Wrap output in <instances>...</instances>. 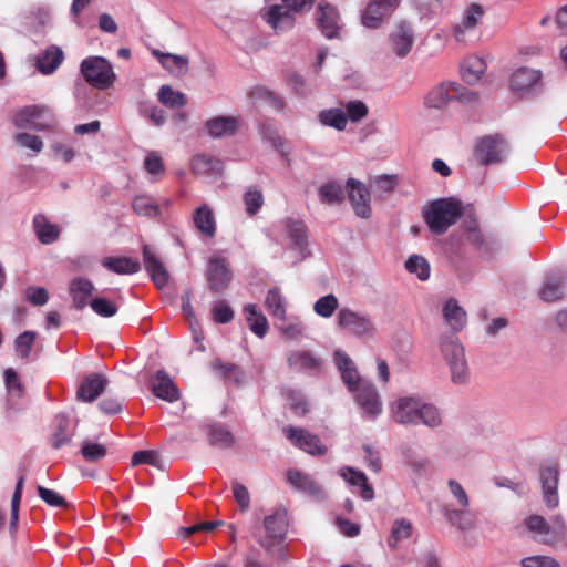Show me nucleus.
<instances>
[{
	"instance_id": "a19ab883",
	"label": "nucleus",
	"mask_w": 567,
	"mask_h": 567,
	"mask_svg": "<svg viewBox=\"0 0 567 567\" xmlns=\"http://www.w3.org/2000/svg\"><path fill=\"white\" fill-rule=\"evenodd\" d=\"M33 226L37 237L42 244L49 245L59 238L60 229L56 225L51 224L43 215L34 216Z\"/></svg>"
},
{
	"instance_id": "c85d7f7f",
	"label": "nucleus",
	"mask_w": 567,
	"mask_h": 567,
	"mask_svg": "<svg viewBox=\"0 0 567 567\" xmlns=\"http://www.w3.org/2000/svg\"><path fill=\"white\" fill-rule=\"evenodd\" d=\"M94 291V285L86 278H75L70 284V293L74 308L83 310L90 305L89 299L92 297Z\"/></svg>"
},
{
	"instance_id": "423d86ee",
	"label": "nucleus",
	"mask_w": 567,
	"mask_h": 567,
	"mask_svg": "<svg viewBox=\"0 0 567 567\" xmlns=\"http://www.w3.org/2000/svg\"><path fill=\"white\" fill-rule=\"evenodd\" d=\"M315 0H282V4H275L265 14L267 23L276 32H282L293 27L292 13L309 11Z\"/></svg>"
},
{
	"instance_id": "c03bdc74",
	"label": "nucleus",
	"mask_w": 567,
	"mask_h": 567,
	"mask_svg": "<svg viewBox=\"0 0 567 567\" xmlns=\"http://www.w3.org/2000/svg\"><path fill=\"white\" fill-rule=\"evenodd\" d=\"M207 435L212 446L227 449L230 447L234 442L233 434L221 424H208Z\"/></svg>"
},
{
	"instance_id": "9d476101",
	"label": "nucleus",
	"mask_w": 567,
	"mask_h": 567,
	"mask_svg": "<svg viewBox=\"0 0 567 567\" xmlns=\"http://www.w3.org/2000/svg\"><path fill=\"white\" fill-rule=\"evenodd\" d=\"M13 122L17 127L44 131L53 126L51 112L43 105H30L19 110Z\"/></svg>"
},
{
	"instance_id": "aec40b11",
	"label": "nucleus",
	"mask_w": 567,
	"mask_h": 567,
	"mask_svg": "<svg viewBox=\"0 0 567 567\" xmlns=\"http://www.w3.org/2000/svg\"><path fill=\"white\" fill-rule=\"evenodd\" d=\"M143 262L146 271L158 289H163L168 282L169 275L162 260L148 245L143 247Z\"/></svg>"
},
{
	"instance_id": "338daca9",
	"label": "nucleus",
	"mask_w": 567,
	"mask_h": 567,
	"mask_svg": "<svg viewBox=\"0 0 567 567\" xmlns=\"http://www.w3.org/2000/svg\"><path fill=\"white\" fill-rule=\"evenodd\" d=\"M144 167L146 172L154 178H157L164 173V163L156 152H150L144 159Z\"/></svg>"
},
{
	"instance_id": "dca6fc26",
	"label": "nucleus",
	"mask_w": 567,
	"mask_h": 567,
	"mask_svg": "<svg viewBox=\"0 0 567 567\" xmlns=\"http://www.w3.org/2000/svg\"><path fill=\"white\" fill-rule=\"evenodd\" d=\"M285 433L296 446L309 454L321 455L327 451V447L321 443L317 435L311 434L303 429L287 426L285 429Z\"/></svg>"
},
{
	"instance_id": "6ab92c4d",
	"label": "nucleus",
	"mask_w": 567,
	"mask_h": 567,
	"mask_svg": "<svg viewBox=\"0 0 567 567\" xmlns=\"http://www.w3.org/2000/svg\"><path fill=\"white\" fill-rule=\"evenodd\" d=\"M441 513L449 524L458 530L466 532L476 526V517L468 507L456 508L451 504H445L441 507Z\"/></svg>"
},
{
	"instance_id": "8fccbe9b",
	"label": "nucleus",
	"mask_w": 567,
	"mask_h": 567,
	"mask_svg": "<svg viewBox=\"0 0 567 567\" xmlns=\"http://www.w3.org/2000/svg\"><path fill=\"white\" fill-rule=\"evenodd\" d=\"M69 420L64 415H59L55 420V430L51 437V446L55 450L69 444L72 434L68 432Z\"/></svg>"
},
{
	"instance_id": "e433bc0d",
	"label": "nucleus",
	"mask_w": 567,
	"mask_h": 567,
	"mask_svg": "<svg viewBox=\"0 0 567 567\" xmlns=\"http://www.w3.org/2000/svg\"><path fill=\"white\" fill-rule=\"evenodd\" d=\"M192 168L198 175H219L223 172V163L215 156L198 154L192 161Z\"/></svg>"
},
{
	"instance_id": "cd10ccee",
	"label": "nucleus",
	"mask_w": 567,
	"mask_h": 567,
	"mask_svg": "<svg viewBox=\"0 0 567 567\" xmlns=\"http://www.w3.org/2000/svg\"><path fill=\"white\" fill-rule=\"evenodd\" d=\"M443 318L455 334L462 331L467 323L466 311L454 298L449 299L443 306Z\"/></svg>"
},
{
	"instance_id": "a878e982",
	"label": "nucleus",
	"mask_w": 567,
	"mask_h": 567,
	"mask_svg": "<svg viewBox=\"0 0 567 567\" xmlns=\"http://www.w3.org/2000/svg\"><path fill=\"white\" fill-rule=\"evenodd\" d=\"M193 223L196 230L204 238H214L217 231V224L213 209L203 204L193 213Z\"/></svg>"
},
{
	"instance_id": "f704fd0d",
	"label": "nucleus",
	"mask_w": 567,
	"mask_h": 567,
	"mask_svg": "<svg viewBox=\"0 0 567 567\" xmlns=\"http://www.w3.org/2000/svg\"><path fill=\"white\" fill-rule=\"evenodd\" d=\"M290 368L296 370L318 371L321 368V360L313 352L307 350L293 351L288 355Z\"/></svg>"
},
{
	"instance_id": "f8f14e48",
	"label": "nucleus",
	"mask_w": 567,
	"mask_h": 567,
	"mask_svg": "<svg viewBox=\"0 0 567 567\" xmlns=\"http://www.w3.org/2000/svg\"><path fill=\"white\" fill-rule=\"evenodd\" d=\"M353 393L357 403L362 410L363 417L374 420L382 412L380 395L372 383L367 382L359 384Z\"/></svg>"
},
{
	"instance_id": "72a5a7b5",
	"label": "nucleus",
	"mask_w": 567,
	"mask_h": 567,
	"mask_svg": "<svg viewBox=\"0 0 567 567\" xmlns=\"http://www.w3.org/2000/svg\"><path fill=\"white\" fill-rule=\"evenodd\" d=\"M244 313L249 329L259 338L266 336L269 324L265 315L260 311L259 307L249 303L244 307Z\"/></svg>"
},
{
	"instance_id": "ddd939ff",
	"label": "nucleus",
	"mask_w": 567,
	"mask_h": 567,
	"mask_svg": "<svg viewBox=\"0 0 567 567\" xmlns=\"http://www.w3.org/2000/svg\"><path fill=\"white\" fill-rule=\"evenodd\" d=\"M287 483L297 492L303 493L316 501H323L326 498V492L323 487L318 484L312 476L299 471L288 470L286 473Z\"/></svg>"
},
{
	"instance_id": "2eb2a0df",
	"label": "nucleus",
	"mask_w": 567,
	"mask_h": 567,
	"mask_svg": "<svg viewBox=\"0 0 567 567\" xmlns=\"http://www.w3.org/2000/svg\"><path fill=\"white\" fill-rule=\"evenodd\" d=\"M349 200L357 216L369 218L371 216L370 192L364 184L354 178L347 182Z\"/></svg>"
},
{
	"instance_id": "79ce46f5",
	"label": "nucleus",
	"mask_w": 567,
	"mask_h": 567,
	"mask_svg": "<svg viewBox=\"0 0 567 567\" xmlns=\"http://www.w3.org/2000/svg\"><path fill=\"white\" fill-rule=\"evenodd\" d=\"M265 307L274 318L278 320L286 319V299L280 288L274 287L267 291Z\"/></svg>"
},
{
	"instance_id": "774afa93",
	"label": "nucleus",
	"mask_w": 567,
	"mask_h": 567,
	"mask_svg": "<svg viewBox=\"0 0 567 567\" xmlns=\"http://www.w3.org/2000/svg\"><path fill=\"white\" fill-rule=\"evenodd\" d=\"M523 567H560V564L551 556H530L522 560Z\"/></svg>"
},
{
	"instance_id": "6e6552de",
	"label": "nucleus",
	"mask_w": 567,
	"mask_h": 567,
	"mask_svg": "<svg viewBox=\"0 0 567 567\" xmlns=\"http://www.w3.org/2000/svg\"><path fill=\"white\" fill-rule=\"evenodd\" d=\"M473 102L477 99L474 92L463 89L456 82H442L433 86L424 97V105L430 109H442L452 100Z\"/></svg>"
},
{
	"instance_id": "09e8293b",
	"label": "nucleus",
	"mask_w": 567,
	"mask_h": 567,
	"mask_svg": "<svg viewBox=\"0 0 567 567\" xmlns=\"http://www.w3.org/2000/svg\"><path fill=\"white\" fill-rule=\"evenodd\" d=\"M158 101L169 109H178L187 103L184 93L174 91L171 85H162L157 93Z\"/></svg>"
},
{
	"instance_id": "c756f323",
	"label": "nucleus",
	"mask_w": 567,
	"mask_h": 567,
	"mask_svg": "<svg viewBox=\"0 0 567 567\" xmlns=\"http://www.w3.org/2000/svg\"><path fill=\"white\" fill-rule=\"evenodd\" d=\"M64 60V53L61 48L51 45L47 48L37 58V68L44 75L52 74Z\"/></svg>"
},
{
	"instance_id": "9b49d317",
	"label": "nucleus",
	"mask_w": 567,
	"mask_h": 567,
	"mask_svg": "<svg viewBox=\"0 0 567 567\" xmlns=\"http://www.w3.org/2000/svg\"><path fill=\"white\" fill-rule=\"evenodd\" d=\"M508 152L505 140L498 135H489L480 140L475 147V155L483 164L502 162Z\"/></svg>"
},
{
	"instance_id": "37998d69",
	"label": "nucleus",
	"mask_w": 567,
	"mask_h": 567,
	"mask_svg": "<svg viewBox=\"0 0 567 567\" xmlns=\"http://www.w3.org/2000/svg\"><path fill=\"white\" fill-rule=\"evenodd\" d=\"M319 122L338 131H343L348 124V117L342 109L332 107L323 110L318 114Z\"/></svg>"
},
{
	"instance_id": "412c9836",
	"label": "nucleus",
	"mask_w": 567,
	"mask_h": 567,
	"mask_svg": "<svg viewBox=\"0 0 567 567\" xmlns=\"http://www.w3.org/2000/svg\"><path fill=\"white\" fill-rule=\"evenodd\" d=\"M230 278L231 274L228 270L225 259L220 257L210 258L207 275L210 290L214 292H221L227 288Z\"/></svg>"
},
{
	"instance_id": "473e14b6",
	"label": "nucleus",
	"mask_w": 567,
	"mask_h": 567,
	"mask_svg": "<svg viewBox=\"0 0 567 567\" xmlns=\"http://www.w3.org/2000/svg\"><path fill=\"white\" fill-rule=\"evenodd\" d=\"M486 71V62L477 55L467 56L461 65V74L464 82L475 84Z\"/></svg>"
},
{
	"instance_id": "6e6d98bb",
	"label": "nucleus",
	"mask_w": 567,
	"mask_h": 567,
	"mask_svg": "<svg viewBox=\"0 0 567 567\" xmlns=\"http://www.w3.org/2000/svg\"><path fill=\"white\" fill-rule=\"evenodd\" d=\"M35 337H37V333L34 331H24L16 338L14 349H16L17 354L21 359L29 358L32 347H33V343H34V340H35Z\"/></svg>"
},
{
	"instance_id": "1a4fd4ad",
	"label": "nucleus",
	"mask_w": 567,
	"mask_h": 567,
	"mask_svg": "<svg viewBox=\"0 0 567 567\" xmlns=\"http://www.w3.org/2000/svg\"><path fill=\"white\" fill-rule=\"evenodd\" d=\"M337 324L340 329L358 338H372L377 328L372 317L365 312H358L350 308H342L337 315Z\"/></svg>"
},
{
	"instance_id": "a211bd4d",
	"label": "nucleus",
	"mask_w": 567,
	"mask_h": 567,
	"mask_svg": "<svg viewBox=\"0 0 567 567\" xmlns=\"http://www.w3.org/2000/svg\"><path fill=\"white\" fill-rule=\"evenodd\" d=\"M109 380L101 373H91L83 378L78 391L76 399L82 402L95 401L106 389Z\"/></svg>"
},
{
	"instance_id": "0eeeda50",
	"label": "nucleus",
	"mask_w": 567,
	"mask_h": 567,
	"mask_svg": "<svg viewBox=\"0 0 567 567\" xmlns=\"http://www.w3.org/2000/svg\"><path fill=\"white\" fill-rule=\"evenodd\" d=\"M81 74L84 80L99 90L112 86L116 75L112 64L103 56H89L81 62Z\"/></svg>"
},
{
	"instance_id": "f3484780",
	"label": "nucleus",
	"mask_w": 567,
	"mask_h": 567,
	"mask_svg": "<svg viewBox=\"0 0 567 567\" xmlns=\"http://www.w3.org/2000/svg\"><path fill=\"white\" fill-rule=\"evenodd\" d=\"M399 0H372L361 16V22L365 28L377 29L383 18L390 14L398 6Z\"/></svg>"
},
{
	"instance_id": "bf43d9fd",
	"label": "nucleus",
	"mask_w": 567,
	"mask_h": 567,
	"mask_svg": "<svg viewBox=\"0 0 567 567\" xmlns=\"http://www.w3.org/2000/svg\"><path fill=\"white\" fill-rule=\"evenodd\" d=\"M3 379L8 394L13 398H21L24 388L14 369H6L3 372Z\"/></svg>"
},
{
	"instance_id": "de8ad7c7",
	"label": "nucleus",
	"mask_w": 567,
	"mask_h": 567,
	"mask_svg": "<svg viewBox=\"0 0 567 567\" xmlns=\"http://www.w3.org/2000/svg\"><path fill=\"white\" fill-rule=\"evenodd\" d=\"M466 240L477 250L486 251V243L476 219L470 218L463 221Z\"/></svg>"
},
{
	"instance_id": "39448f33",
	"label": "nucleus",
	"mask_w": 567,
	"mask_h": 567,
	"mask_svg": "<svg viewBox=\"0 0 567 567\" xmlns=\"http://www.w3.org/2000/svg\"><path fill=\"white\" fill-rule=\"evenodd\" d=\"M440 349L450 367L451 379L456 384H464L470 378L465 351L455 334H444L440 340Z\"/></svg>"
},
{
	"instance_id": "4d7b16f0",
	"label": "nucleus",
	"mask_w": 567,
	"mask_h": 567,
	"mask_svg": "<svg viewBox=\"0 0 567 567\" xmlns=\"http://www.w3.org/2000/svg\"><path fill=\"white\" fill-rule=\"evenodd\" d=\"M80 452L87 462H96L105 457L107 449L103 444L85 440Z\"/></svg>"
},
{
	"instance_id": "69168bd1",
	"label": "nucleus",
	"mask_w": 567,
	"mask_h": 567,
	"mask_svg": "<svg viewBox=\"0 0 567 567\" xmlns=\"http://www.w3.org/2000/svg\"><path fill=\"white\" fill-rule=\"evenodd\" d=\"M14 141L20 147L29 148L34 154L40 153L43 148L42 140L39 136L31 135L29 133H18Z\"/></svg>"
},
{
	"instance_id": "393cba45",
	"label": "nucleus",
	"mask_w": 567,
	"mask_h": 567,
	"mask_svg": "<svg viewBox=\"0 0 567 567\" xmlns=\"http://www.w3.org/2000/svg\"><path fill=\"white\" fill-rule=\"evenodd\" d=\"M334 362L338 367V370L341 372V378L350 392H354L359 384L368 382L361 380L353 361L346 352L337 350L334 352Z\"/></svg>"
},
{
	"instance_id": "b1692460",
	"label": "nucleus",
	"mask_w": 567,
	"mask_h": 567,
	"mask_svg": "<svg viewBox=\"0 0 567 567\" xmlns=\"http://www.w3.org/2000/svg\"><path fill=\"white\" fill-rule=\"evenodd\" d=\"M151 386L153 393L164 401L172 403L181 398L178 388L164 370H158L154 374L151 379Z\"/></svg>"
},
{
	"instance_id": "052dcab7",
	"label": "nucleus",
	"mask_w": 567,
	"mask_h": 567,
	"mask_svg": "<svg viewBox=\"0 0 567 567\" xmlns=\"http://www.w3.org/2000/svg\"><path fill=\"white\" fill-rule=\"evenodd\" d=\"M342 110L344 111L348 121L350 120L351 122L354 123L360 122L362 118H364L369 112V109L365 105V103H363L360 100H353L344 103Z\"/></svg>"
},
{
	"instance_id": "603ef678",
	"label": "nucleus",
	"mask_w": 567,
	"mask_h": 567,
	"mask_svg": "<svg viewBox=\"0 0 567 567\" xmlns=\"http://www.w3.org/2000/svg\"><path fill=\"white\" fill-rule=\"evenodd\" d=\"M405 268L410 274L416 275L420 280H426L430 277V264L420 255L410 256L405 261Z\"/></svg>"
},
{
	"instance_id": "4468645a",
	"label": "nucleus",
	"mask_w": 567,
	"mask_h": 567,
	"mask_svg": "<svg viewBox=\"0 0 567 567\" xmlns=\"http://www.w3.org/2000/svg\"><path fill=\"white\" fill-rule=\"evenodd\" d=\"M484 14V9L477 3L468 4L462 14L461 21L454 27V37L457 42H467Z\"/></svg>"
},
{
	"instance_id": "49530a36",
	"label": "nucleus",
	"mask_w": 567,
	"mask_h": 567,
	"mask_svg": "<svg viewBox=\"0 0 567 567\" xmlns=\"http://www.w3.org/2000/svg\"><path fill=\"white\" fill-rule=\"evenodd\" d=\"M413 532L412 523L406 518H399L393 522L391 534L388 538V545L396 548L398 544L411 537Z\"/></svg>"
},
{
	"instance_id": "4be33fe9",
	"label": "nucleus",
	"mask_w": 567,
	"mask_h": 567,
	"mask_svg": "<svg viewBox=\"0 0 567 567\" xmlns=\"http://www.w3.org/2000/svg\"><path fill=\"white\" fill-rule=\"evenodd\" d=\"M317 16L322 34L327 39L338 38L340 25L337 9L330 3L321 2L317 9Z\"/></svg>"
},
{
	"instance_id": "c9c22d12",
	"label": "nucleus",
	"mask_w": 567,
	"mask_h": 567,
	"mask_svg": "<svg viewBox=\"0 0 567 567\" xmlns=\"http://www.w3.org/2000/svg\"><path fill=\"white\" fill-rule=\"evenodd\" d=\"M340 476L349 484L359 486L361 488L360 495L363 499L371 501L374 497V491L368 484V478L363 472L348 466L340 470Z\"/></svg>"
},
{
	"instance_id": "3c124183",
	"label": "nucleus",
	"mask_w": 567,
	"mask_h": 567,
	"mask_svg": "<svg viewBox=\"0 0 567 567\" xmlns=\"http://www.w3.org/2000/svg\"><path fill=\"white\" fill-rule=\"evenodd\" d=\"M133 210L145 217H155L159 214V208L154 198L147 195H138L133 199Z\"/></svg>"
},
{
	"instance_id": "5fc2aeb1",
	"label": "nucleus",
	"mask_w": 567,
	"mask_h": 567,
	"mask_svg": "<svg viewBox=\"0 0 567 567\" xmlns=\"http://www.w3.org/2000/svg\"><path fill=\"white\" fill-rule=\"evenodd\" d=\"M286 231L292 245L296 248L302 249L307 241L305 225L298 220H288L286 223Z\"/></svg>"
},
{
	"instance_id": "864d4df0",
	"label": "nucleus",
	"mask_w": 567,
	"mask_h": 567,
	"mask_svg": "<svg viewBox=\"0 0 567 567\" xmlns=\"http://www.w3.org/2000/svg\"><path fill=\"white\" fill-rule=\"evenodd\" d=\"M339 307L338 298L333 293L319 298L313 303V311L322 318H330Z\"/></svg>"
},
{
	"instance_id": "20e7f679",
	"label": "nucleus",
	"mask_w": 567,
	"mask_h": 567,
	"mask_svg": "<svg viewBox=\"0 0 567 567\" xmlns=\"http://www.w3.org/2000/svg\"><path fill=\"white\" fill-rule=\"evenodd\" d=\"M525 524L539 543L554 548L567 547V524L561 515L554 516L551 524L540 515H532Z\"/></svg>"
},
{
	"instance_id": "a18cd8bd",
	"label": "nucleus",
	"mask_w": 567,
	"mask_h": 567,
	"mask_svg": "<svg viewBox=\"0 0 567 567\" xmlns=\"http://www.w3.org/2000/svg\"><path fill=\"white\" fill-rule=\"evenodd\" d=\"M319 199L326 204H339L344 198V189L339 182L330 181L318 189Z\"/></svg>"
},
{
	"instance_id": "58836bf2",
	"label": "nucleus",
	"mask_w": 567,
	"mask_h": 567,
	"mask_svg": "<svg viewBox=\"0 0 567 567\" xmlns=\"http://www.w3.org/2000/svg\"><path fill=\"white\" fill-rule=\"evenodd\" d=\"M540 80V72L529 68H519L511 79V87L515 91H526L535 86Z\"/></svg>"
},
{
	"instance_id": "e2e57ef3",
	"label": "nucleus",
	"mask_w": 567,
	"mask_h": 567,
	"mask_svg": "<svg viewBox=\"0 0 567 567\" xmlns=\"http://www.w3.org/2000/svg\"><path fill=\"white\" fill-rule=\"evenodd\" d=\"M249 94L254 102L264 101L277 110L282 107V101L266 87L256 86L251 89Z\"/></svg>"
},
{
	"instance_id": "5701e85b",
	"label": "nucleus",
	"mask_w": 567,
	"mask_h": 567,
	"mask_svg": "<svg viewBox=\"0 0 567 567\" xmlns=\"http://www.w3.org/2000/svg\"><path fill=\"white\" fill-rule=\"evenodd\" d=\"M543 501L550 509L559 505L558 497V471L553 466H546L540 471Z\"/></svg>"
},
{
	"instance_id": "bb28decb",
	"label": "nucleus",
	"mask_w": 567,
	"mask_h": 567,
	"mask_svg": "<svg viewBox=\"0 0 567 567\" xmlns=\"http://www.w3.org/2000/svg\"><path fill=\"white\" fill-rule=\"evenodd\" d=\"M413 41L412 28L406 22H401L390 35L391 48L399 56H405L411 51Z\"/></svg>"
},
{
	"instance_id": "7c9ffc66",
	"label": "nucleus",
	"mask_w": 567,
	"mask_h": 567,
	"mask_svg": "<svg viewBox=\"0 0 567 567\" xmlns=\"http://www.w3.org/2000/svg\"><path fill=\"white\" fill-rule=\"evenodd\" d=\"M264 526L267 536L271 540H281L288 530V519L285 511H276L274 514L266 516Z\"/></svg>"
},
{
	"instance_id": "4c0bfd02",
	"label": "nucleus",
	"mask_w": 567,
	"mask_h": 567,
	"mask_svg": "<svg viewBox=\"0 0 567 567\" xmlns=\"http://www.w3.org/2000/svg\"><path fill=\"white\" fill-rule=\"evenodd\" d=\"M102 265L117 275H133L141 270L138 260L130 257H106Z\"/></svg>"
},
{
	"instance_id": "f03ea898",
	"label": "nucleus",
	"mask_w": 567,
	"mask_h": 567,
	"mask_svg": "<svg viewBox=\"0 0 567 567\" xmlns=\"http://www.w3.org/2000/svg\"><path fill=\"white\" fill-rule=\"evenodd\" d=\"M463 214V206L454 198H440L432 202L423 212L430 230L436 235L444 234Z\"/></svg>"
},
{
	"instance_id": "13d9d810",
	"label": "nucleus",
	"mask_w": 567,
	"mask_h": 567,
	"mask_svg": "<svg viewBox=\"0 0 567 567\" xmlns=\"http://www.w3.org/2000/svg\"><path fill=\"white\" fill-rule=\"evenodd\" d=\"M90 306L97 316L103 318H111L115 316L118 310L115 302L102 297L92 299Z\"/></svg>"
},
{
	"instance_id": "0e129e2a",
	"label": "nucleus",
	"mask_w": 567,
	"mask_h": 567,
	"mask_svg": "<svg viewBox=\"0 0 567 567\" xmlns=\"http://www.w3.org/2000/svg\"><path fill=\"white\" fill-rule=\"evenodd\" d=\"M563 295L561 285L555 280L546 281L539 290V297L543 301H556L561 299Z\"/></svg>"
},
{
	"instance_id": "680f3d73",
	"label": "nucleus",
	"mask_w": 567,
	"mask_h": 567,
	"mask_svg": "<svg viewBox=\"0 0 567 567\" xmlns=\"http://www.w3.org/2000/svg\"><path fill=\"white\" fill-rule=\"evenodd\" d=\"M244 203L248 215L252 216L257 214L264 205V195L261 190H259L257 187L249 188L244 194Z\"/></svg>"
},
{
	"instance_id": "7ed1b4c3",
	"label": "nucleus",
	"mask_w": 567,
	"mask_h": 567,
	"mask_svg": "<svg viewBox=\"0 0 567 567\" xmlns=\"http://www.w3.org/2000/svg\"><path fill=\"white\" fill-rule=\"evenodd\" d=\"M525 524L539 543L554 548L567 547V524L561 515L554 516L551 524L540 515H532Z\"/></svg>"
},
{
	"instance_id": "ea45409f",
	"label": "nucleus",
	"mask_w": 567,
	"mask_h": 567,
	"mask_svg": "<svg viewBox=\"0 0 567 567\" xmlns=\"http://www.w3.org/2000/svg\"><path fill=\"white\" fill-rule=\"evenodd\" d=\"M153 54L158 58L162 66L176 75H184L188 71V59L183 55L162 53L157 50Z\"/></svg>"
},
{
	"instance_id": "2f4dec72",
	"label": "nucleus",
	"mask_w": 567,
	"mask_h": 567,
	"mask_svg": "<svg viewBox=\"0 0 567 567\" xmlns=\"http://www.w3.org/2000/svg\"><path fill=\"white\" fill-rule=\"evenodd\" d=\"M206 128L212 137L219 138L235 134L238 121L233 116H217L206 122Z\"/></svg>"
},
{
	"instance_id": "f257e3e1",
	"label": "nucleus",
	"mask_w": 567,
	"mask_h": 567,
	"mask_svg": "<svg viewBox=\"0 0 567 567\" xmlns=\"http://www.w3.org/2000/svg\"><path fill=\"white\" fill-rule=\"evenodd\" d=\"M391 419L404 426L424 425L436 429L443 424L440 409L420 395H402L389 404Z\"/></svg>"
}]
</instances>
